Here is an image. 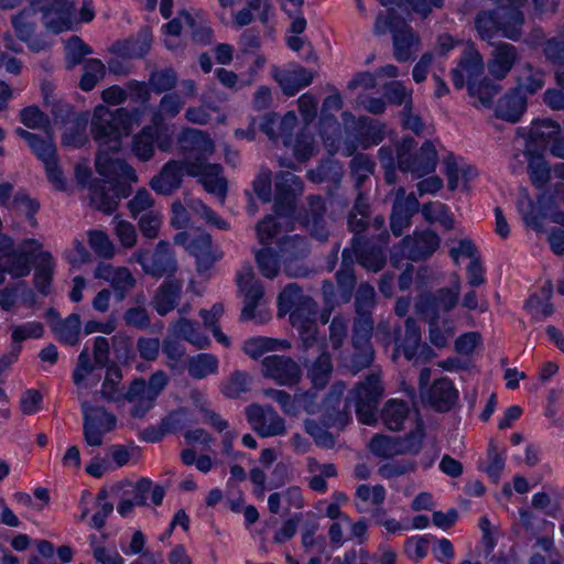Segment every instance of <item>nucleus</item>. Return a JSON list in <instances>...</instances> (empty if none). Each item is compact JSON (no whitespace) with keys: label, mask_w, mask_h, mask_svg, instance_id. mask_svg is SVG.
Wrapping results in <instances>:
<instances>
[{"label":"nucleus","mask_w":564,"mask_h":564,"mask_svg":"<svg viewBox=\"0 0 564 564\" xmlns=\"http://www.w3.org/2000/svg\"><path fill=\"white\" fill-rule=\"evenodd\" d=\"M178 142L186 152L185 162L167 163L160 175L152 180V188L159 194H170L180 186L182 176L186 174L198 177L207 192L224 202L226 181L220 176V166L207 162L215 150L213 140L199 130L187 129L182 132Z\"/></svg>","instance_id":"obj_1"},{"label":"nucleus","mask_w":564,"mask_h":564,"mask_svg":"<svg viewBox=\"0 0 564 564\" xmlns=\"http://www.w3.org/2000/svg\"><path fill=\"white\" fill-rule=\"evenodd\" d=\"M138 113H127L123 110L110 112L105 106H97L91 120V133L98 143L96 169L98 173L113 183L116 198L127 195L120 188L121 184L137 181L135 172L124 162L113 159L110 154L121 148V138L127 137L134 123H138Z\"/></svg>","instance_id":"obj_2"},{"label":"nucleus","mask_w":564,"mask_h":564,"mask_svg":"<svg viewBox=\"0 0 564 564\" xmlns=\"http://www.w3.org/2000/svg\"><path fill=\"white\" fill-rule=\"evenodd\" d=\"M31 260L35 262L36 288L45 294L52 281L54 261L48 251L42 250L39 240H24L17 251L4 259V264L12 276L19 278L29 274Z\"/></svg>","instance_id":"obj_3"},{"label":"nucleus","mask_w":564,"mask_h":564,"mask_svg":"<svg viewBox=\"0 0 564 564\" xmlns=\"http://www.w3.org/2000/svg\"><path fill=\"white\" fill-rule=\"evenodd\" d=\"M172 225L175 228L186 227L185 231L177 234L174 238L175 243L183 246L191 254L196 258L199 271L208 269L217 259L212 250L210 238L202 230L187 227V210L181 203H174L172 206Z\"/></svg>","instance_id":"obj_4"},{"label":"nucleus","mask_w":564,"mask_h":564,"mask_svg":"<svg viewBox=\"0 0 564 564\" xmlns=\"http://www.w3.org/2000/svg\"><path fill=\"white\" fill-rule=\"evenodd\" d=\"M481 70L482 59L479 53L474 48V46L468 45L458 67L453 70V80L457 88H462L467 85L469 94L478 97L481 106L488 107L496 94V88L494 86H475L473 82L481 74Z\"/></svg>","instance_id":"obj_5"},{"label":"nucleus","mask_w":564,"mask_h":564,"mask_svg":"<svg viewBox=\"0 0 564 564\" xmlns=\"http://www.w3.org/2000/svg\"><path fill=\"white\" fill-rule=\"evenodd\" d=\"M296 124V116L293 112L286 113L282 119L270 116L262 124L263 131L269 138L286 137L288 132ZM284 144L291 148L297 160L304 161L314 154L316 142L311 134L302 132L294 141L285 138Z\"/></svg>","instance_id":"obj_6"},{"label":"nucleus","mask_w":564,"mask_h":564,"mask_svg":"<svg viewBox=\"0 0 564 564\" xmlns=\"http://www.w3.org/2000/svg\"><path fill=\"white\" fill-rule=\"evenodd\" d=\"M166 383L167 377L161 371L155 372L148 383L143 380L134 381L126 394V400L131 405L132 415L143 416L153 406Z\"/></svg>","instance_id":"obj_7"},{"label":"nucleus","mask_w":564,"mask_h":564,"mask_svg":"<svg viewBox=\"0 0 564 564\" xmlns=\"http://www.w3.org/2000/svg\"><path fill=\"white\" fill-rule=\"evenodd\" d=\"M411 150V141H404L398 149V164L401 171L422 177L435 170L437 152L432 142H425L415 155H412Z\"/></svg>","instance_id":"obj_8"},{"label":"nucleus","mask_w":564,"mask_h":564,"mask_svg":"<svg viewBox=\"0 0 564 564\" xmlns=\"http://www.w3.org/2000/svg\"><path fill=\"white\" fill-rule=\"evenodd\" d=\"M375 31L378 34H384L388 31L393 33L394 54L398 61L409 59L416 47L417 39L412 31L405 25L398 28L391 14L387 17L379 15L375 24Z\"/></svg>","instance_id":"obj_9"},{"label":"nucleus","mask_w":564,"mask_h":564,"mask_svg":"<svg viewBox=\"0 0 564 564\" xmlns=\"http://www.w3.org/2000/svg\"><path fill=\"white\" fill-rule=\"evenodd\" d=\"M85 415V438L88 445L98 446L102 437L116 427L117 420L101 408H91L87 403L82 404Z\"/></svg>","instance_id":"obj_10"},{"label":"nucleus","mask_w":564,"mask_h":564,"mask_svg":"<svg viewBox=\"0 0 564 564\" xmlns=\"http://www.w3.org/2000/svg\"><path fill=\"white\" fill-rule=\"evenodd\" d=\"M382 394V388L377 377H370L356 388L355 403L358 420L362 424L371 425L376 422V403Z\"/></svg>","instance_id":"obj_11"},{"label":"nucleus","mask_w":564,"mask_h":564,"mask_svg":"<svg viewBox=\"0 0 564 564\" xmlns=\"http://www.w3.org/2000/svg\"><path fill=\"white\" fill-rule=\"evenodd\" d=\"M300 301L301 293L299 288L295 284H290L279 296V308L281 314L290 313V322L299 329L305 346H308L310 338L315 334V326L311 321H302L297 311H292Z\"/></svg>","instance_id":"obj_12"},{"label":"nucleus","mask_w":564,"mask_h":564,"mask_svg":"<svg viewBox=\"0 0 564 564\" xmlns=\"http://www.w3.org/2000/svg\"><path fill=\"white\" fill-rule=\"evenodd\" d=\"M247 420L252 429L264 437L282 435L286 431L284 420L269 408L250 405L247 409Z\"/></svg>","instance_id":"obj_13"},{"label":"nucleus","mask_w":564,"mask_h":564,"mask_svg":"<svg viewBox=\"0 0 564 564\" xmlns=\"http://www.w3.org/2000/svg\"><path fill=\"white\" fill-rule=\"evenodd\" d=\"M135 257L144 272L151 275L162 276L174 272L176 268L174 257L170 252L169 243L165 241L159 242L152 254L138 252Z\"/></svg>","instance_id":"obj_14"},{"label":"nucleus","mask_w":564,"mask_h":564,"mask_svg":"<svg viewBox=\"0 0 564 564\" xmlns=\"http://www.w3.org/2000/svg\"><path fill=\"white\" fill-rule=\"evenodd\" d=\"M47 30L61 33L74 28V6L66 0H53L43 9L42 17Z\"/></svg>","instance_id":"obj_15"},{"label":"nucleus","mask_w":564,"mask_h":564,"mask_svg":"<svg viewBox=\"0 0 564 564\" xmlns=\"http://www.w3.org/2000/svg\"><path fill=\"white\" fill-rule=\"evenodd\" d=\"M262 372L279 384H294L301 378L299 366L289 358L268 356L262 361Z\"/></svg>","instance_id":"obj_16"},{"label":"nucleus","mask_w":564,"mask_h":564,"mask_svg":"<svg viewBox=\"0 0 564 564\" xmlns=\"http://www.w3.org/2000/svg\"><path fill=\"white\" fill-rule=\"evenodd\" d=\"M238 285L243 293V308L241 318L245 321L256 317V307L258 301L262 297V288L254 279V274L250 268L242 270L238 275Z\"/></svg>","instance_id":"obj_17"},{"label":"nucleus","mask_w":564,"mask_h":564,"mask_svg":"<svg viewBox=\"0 0 564 564\" xmlns=\"http://www.w3.org/2000/svg\"><path fill=\"white\" fill-rule=\"evenodd\" d=\"M95 276L109 282L119 300H122L128 291H130L135 283L134 278L126 268H115L110 264H99L95 270Z\"/></svg>","instance_id":"obj_18"},{"label":"nucleus","mask_w":564,"mask_h":564,"mask_svg":"<svg viewBox=\"0 0 564 564\" xmlns=\"http://www.w3.org/2000/svg\"><path fill=\"white\" fill-rule=\"evenodd\" d=\"M274 77L279 82L283 91L289 95H295L299 90L312 83L313 75L300 66L274 73Z\"/></svg>","instance_id":"obj_19"},{"label":"nucleus","mask_w":564,"mask_h":564,"mask_svg":"<svg viewBox=\"0 0 564 564\" xmlns=\"http://www.w3.org/2000/svg\"><path fill=\"white\" fill-rule=\"evenodd\" d=\"M513 26L511 29L501 25L498 26L494 15L491 13H482L476 20V28L482 39H487L494 31H500L503 36L509 39H517L520 34L519 26L523 22V18L520 14L512 17Z\"/></svg>","instance_id":"obj_20"},{"label":"nucleus","mask_w":564,"mask_h":564,"mask_svg":"<svg viewBox=\"0 0 564 564\" xmlns=\"http://www.w3.org/2000/svg\"><path fill=\"white\" fill-rule=\"evenodd\" d=\"M264 393L280 403L283 411L288 414H297L300 408H303L311 414L316 412V405L313 402L312 395L308 393L296 395L293 401H291L290 397L281 390H267Z\"/></svg>","instance_id":"obj_21"},{"label":"nucleus","mask_w":564,"mask_h":564,"mask_svg":"<svg viewBox=\"0 0 564 564\" xmlns=\"http://www.w3.org/2000/svg\"><path fill=\"white\" fill-rule=\"evenodd\" d=\"M369 447L373 454L382 457L400 455L416 449L412 440L400 442L382 435L375 436L371 440Z\"/></svg>","instance_id":"obj_22"},{"label":"nucleus","mask_w":564,"mask_h":564,"mask_svg":"<svg viewBox=\"0 0 564 564\" xmlns=\"http://www.w3.org/2000/svg\"><path fill=\"white\" fill-rule=\"evenodd\" d=\"M271 13L272 8L269 0H250L245 8L237 11V14L234 15V23L238 26L248 25L252 22L254 15L261 22L267 23Z\"/></svg>","instance_id":"obj_23"},{"label":"nucleus","mask_w":564,"mask_h":564,"mask_svg":"<svg viewBox=\"0 0 564 564\" xmlns=\"http://www.w3.org/2000/svg\"><path fill=\"white\" fill-rule=\"evenodd\" d=\"M525 106L527 102L524 96L516 89L512 94L507 95L499 100L496 113L498 117L507 121L516 122L524 112Z\"/></svg>","instance_id":"obj_24"},{"label":"nucleus","mask_w":564,"mask_h":564,"mask_svg":"<svg viewBox=\"0 0 564 564\" xmlns=\"http://www.w3.org/2000/svg\"><path fill=\"white\" fill-rule=\"evenodd\" d=\"M516 61L514 47L509 44H499L492 53L489 72L496 78H503Z\"/></svg>","instance_id":"obj_25"},{"label":"nucleus","mask_w":564,"mask_h":564,"mask_svg":"<svg viewBox=\"0 0 564 564\" xmlns=\"http://www.w3.org/2000/svg\"><path fill=\"white\" fill-rule=\"evenodd\" d=\"M425 398L437 410L444 411L454 403L457 393L449 380L440 379L433 383L429 395Z\"/></svg>","instance_id":"obj_26"},{"label":"nucleus","mask_w":564,"mask_h":564,"mask_svg":"<svg viewBox=\"0 0 564 564\" xmlns=\"http://www.w3.org/2000/svg\"><path fill=\"white\" fill-rule=\"evenodd\" d=\"M358 511L362 512L369 507L380 506L386 499V490L382 486L360 485L356 490Z\"/></svg>","instance_id":"obj_27"},{"label":"nucleus","mask_w":564,"mask_h":564,"mask_svg":"<svg viewBox=\"0 0 564 564\" xmlns=\"http://www.w3.org/2000/svg\"><path fill=\"white\" fill-rule=\"evenodd\" d=\"M218 372V359L210 354H199L188 361V373L195 379H204Z\"/></svg>","instance_id":"obj_28"},{"label":"nucleus","mask_w":564,"mask_h":564,"mask_svg":"<svg viewBox=\"0 0 564 564\" xmlns=\"http://www.w3.org/2000/svg\"><path fill=\"white\" fill-rule=\"evenodd\" d=\"M455 334V327L448 319L435 317L430 321L429 339L432 345L443 348Z\"/></svg>","instance_id":"obj_29"},{"label":"nucleus","mask_w":564,"mask_h":564,"mask_svg":"<svg viewBox=\"0 0 564 564\" xmlns=\"http://www.w3.org/2000/svg\"><path fill=\"white\" fill-rule=\"evenodd\" d=\"M95 365L90 362L88 354L83 351L78 357V364L74 370L73 379L78 388H87L97 383L94 375Z\"/></svg>","instance_id":"obj_30"},{"label":"nucleus","mask_w":564,"mask_h":564,"mask_svg":"<svg viewBox=\"0 0 564 564\" xmlns=\"http://www.w3.org/2000/svg\"><path fill=\"white\" fill-rule=\"evenodd\" d=\"M408 415V406L398 400L389 401L382 412L384 424L390 429L398 431L402 427Z\"/></svg>","instance_id":"obj_31"},{"label":"nucleus","mask_w":564,"mask_h":564,"mask_svg":"<svg viewBox=\"0 0 564 564\" xmlns=\"http://www.w3.org/2000/svg\"><path fill=\"white\" fill-rule=\"evenodd\" d=\"M54 332L59 340L66 344H75L80 334V318L77 314L69 315L66 319L54 326Z\"/></svg>","instance_id":"obj_32"},{"label":"nucleus","mask_w":564,"mask_h":564,"mask_svg":"<svg viewBox=\"0 0 564 564\" xmlns=\"http://www.w3.org/2000/svg\"><path fill=\"white\" fill-rule=\"evenodd\" d=\"M192 28V19L189 14L182 13L174 20L170 21L164 25V43L167 48L173 50L177 45L176 39L184 32L186 29Z\"/></svg>","instance_id":"obj_33"},{"label":"nucleus","mask_w":564,"mask_h":564,"mask_svg":"<svg viewBox=\"0 0 564 564\" xmlns=\"http://www.w3.org/2000/svg\"><path fill=\"white\" fill-rule=\"evenodd\" d=\"M181 290L178 283H165L155 296L154 303L159 314L164 315L173 310L175 299Z\"/></svg>","instance_id":"obj_34"},{"label":"nucleus","mask_w":564,"mask_h":564,"mask_svg":"<svg viewBox=\"0 0 564 564\" xmlns=\"http://www.w3.org/2000/svg\"><path fill=\"white\" fill-rule=\"evenodd\" d=\"M173 332L175 335L183 337L197 348H205L209 345L208 338L200 334L194 326V324L187 319H181L177 322Z\"/></svg>","instance_id":"obj_35"},{"label":"nucleus","mask_w":564,"mask_h":564,"mask_svg":"<svg viewBox=\"0 0 564 564\" xmlns=\"http://www.w3.org/2000/svg\"><path fill=\"white\" fill-rule=\"evenodd\" d=\"M208 423L219 433H223V451L226 455H230L232 452V444L238 436L237 432L229 430L227 422L216 413H210L208 415Z\"/></svg>","instance_id":"obj_36"},{"label":"nucleus","mask_w":564,"mask_h":564,"mask_svg":"<svg viewBox=\"0 0 564 564\" xmlns=\"http://www.w3.org/2000/svg\"><path fill=\"white\" fill-rule=\"evenodd\" d=\"M221 314L223 307L220 305H214L209 312H200L205 326L212 330L213 335L215 336L218 343L227 347L229 346L230 340L217 326V322Z\"/></svg>","instance_id":"obj_37"},{"label":"nucleus","mask_w":564,"mask_h":564,"mask_svg":"<svg viewBox=\"0 0 564 564\" xmlns=\"http://www.w3.org/2000/svg\"><path fill=\"white\" fill-rule=\"evenodd\" d=\"M370 330V324L368 322H364V324L361 325V329L357 330L354 337L355 346L357 349L361 351L362 355V360L357 362L356 368L367 366L372 360V351L368 346Z\"/></svg>","instance_id":"obj_38"},{"label":"nucleus","mask_w":564,"mask_h":564,"mask_svg":"<svg viewBox=\"0 0 564 564\" xmlns=\"http://www.w3.org/2000/svg\"><path fill=\"white\" fill-rule=\"evenodd\" d=\"M132 150L135 156L142 161H147L153 155V134L150 128H144L142 132L134 138Z\"/></svg>","instance_id":"obj_39"},{"label":"nucleus","mask_w":564,"mask_h":564,"mask_svg":"<svg viewBox=\"0 0 564 564\" xmlns=\"http://www.w3.org/2000/svg\"><path fill=\"white\" fill-rule=\"evenodd\" d=\"M105 76V66L98 59L89 61L85 66L84 75L80 79L83 90H91L96 84Z\"/></svg>","instance_id":"obj_40"},{"label":"nucleus","mask_w":564,"mask_h":564,"mask_svg":"<svg viewBox=\"0 0 564 564\" xmlns=\"http://www.w3.org/2000/svg\"><path fill=\"white\" fill-rule=\"evenodd\" d=\"M422 214L431 223H440L446 229L452 228L453 219L446 207L441 203H430L423 206Z\"/></svg>","instance_id":"obj_41"},{"label":"nucleus","mask_w":564,"mask_h":564,"mask_svg":"<svg viewBox=\"0 0 564 564\" xmlns=\"http://www.w3.org/2000/svg\"><path fill=\"white\" fill-rule=\"evenodd\" d=\"M45 165L47 178L51 184L58 191L65 188V182L62 175L61 170L57 166L55 161V147H52V152L47 153L45 156H37Z\"/></svg>","instance_id":"obj_42"},{"label":"nucleus","mask_w":564,"mask_h":564,"mask_svg":"<svg viewBox=\"0 0 564 564\" xmlns=\"http://www.w3.org/2000/svg\"><path fill=\"white\" fill-rule=\"evenodd\" d=\"M88 240L91 249L100 257L110 258L113 256L115 247L109 237L98 230L88 234Z\"/></svg>","instance_id":"obj_43"},{"label":"nucleus","mask_w":564,"mask_h":564,"mask_svg":"<svg viewBox=\"0 0 564 564\" xmlns=\"http://www.w3.org/2000/svg\"><path fill=\"white\" fill-rule=\"evenodd\" d=\"M275 186L281 197L300 194L303 189L300 178L290 172L280 174L276 177Z\"/></svg>","instance_id":"obj_44"},{"label":"nucleus","mask_w":564,"mask_h":564,"mask_svg":"<svg viewBox=\"0 0 564 564\" xmlns=\"http://www.w3.org/2000/svg\"><path fill=\"white\" fill-rule=\"evenodd\" d=\"M278 341L267 337H256L248 339L243 345V350L252 358H258L267 351L276 349Z\"/></svg>","instance_id":"obj_45"},{"label":"nucleus","mask_w":564,"mask_h":564,"mask_svg":"<svg viewBox=\"0 0 564 564\" xmlns=\"http://www.w3.org/2000/svg\"><path fill=\"white\" fill-rule=\"evenodd\" d=\"M432 539V535H414L410 538L405 544L408 555L415 561L425 557Z\"/></svg>","instance_id":"obj_46"},{"label":"nucleus","mask_w":564,"mask_h":564,"mask_svg":"<svg viewBox=\"0 0 564 564\" xmlns=\"http://www.w3.org/2000/svg\"><path fill=\"white\" fill-rule=\"evenodd\" d=\"M332 370L330 360L327 355H322L311 367L310 377L315 387H324L328 380Z\"/></svg>","instance_id":"obj_47"},{"label":"nucleus","mask_w":564,"mask_h":564,"mask_svg":"<svg viewBox=\"0 0 564 564\" xmlns=\"http://www.w3.org/2000/svg\"><path fill=\"white\" fill-rule=\"evenodd\" d=\"M544 85V79L542 73L539 70H532L528 68L524 73L519 77L517 89L522 94V91H527L530 94H534L540 90Z\"/></svg>","instance_id":"obj_48"},{"label":"nucleus","mask_w":564,"mask_h":564,"mask_svg":"<svg viewBox=\"0 0 564 564\" xmlns=\"http://www.w3.org/2000/svg\"><path fill=\"white\" fill-rule=\"evenodd\" d=\"M15 133L29 143L30 148L36 156H45L47 153L52 152V147L54 144L51 140H41L34 133H31L22 128H17Z\"/></svg>","instance_id":"obj_49"},{"label":"nucleus","mask_w":564,"mask_h":564,"mask_svg":"<svg viewBox=\"0 0 564 564\" xmlns=\"http://www.w3.org/2000/svg\"><path fill=\"white\" fill-rule=\"evenodd\" d=\"M120 369L111 366L107 369L106 378L102 383L101 393L109 400H117L119 397V383L121 381Z\"/></svg>","instance_id":"obj_50"},{"label":"nucleus","mask_w":564,"mask_h":564,"mask_svg":"<svg viewBox=\"0 0 564 564\" xmlns=\"http://www.w3.org/2000/svg\"><path fill=\"white\" fill-rule=\"evenodd\" d=\"M182 106L183 104L178 100L177 97L172 95L164 96L160 104V110L154 118L156 130H159V126L162 120L174 117L176 113H178Z\"/></svg>","instance_id":"obj_51"},{"label":"nucleus","mask_w":564,"mask_h":564,"mask_svg":"<svg viewBox=\"0 0 564 564\" xmlns=\"http://www.w3.org/2000/svg\"><path fill=\"white\" fill-rule=\"evenodd\" d=\"M115 234L124 248H132L137 242L134 226L123 219L115 218Z\"/></svg>","instance_id":"obj_52"},{"label":"nucleus","mask_w":564,"mask_h":564,"mask_svg":"<svg viewBox=\"0 0 564 564\" xmlns=\"http://www.w3.org/2000/svg\"><path fill=\"white\" fill-rule=\"evenodd\" d=\"M162 224V216L159 212L151 210L139 219V227L142 235L147 238H154Z\"/></svg>","instance_id":"obj_53"},{"label":"nucleus","mask_w":564,"mask_h":564,"mask_svg":"<svg viewBox=\"0 0 564 564\" xmlns=\"http://www.w3.org/2000/svg\"><path fill=\"white\" fill-rule=\"evenodd\" d=\"M248 379L245 373L235 372L221 387L228 398H237L247 390Z\"/></svg>","instance_id":"obj_54"},{"label":"nucleus","mask_w":564,"mask_h":564,"mask_svg":"<svg viewBox=\"0 0 564 564\" xmlns=\"http://www.w3.org/2000/svg\"><path fill=\"white\" fill-rule=\"evenodd\" d=\"M529 172L532 182L536 186H542L550 178V169L547 167L544 159L534 156L529 162Z\"/></svg>","instance_id":"obj_55"},{"label":"nucleus","mask_w":564,"mask_h":564,"mask_svg":"<svg viewBox=\"0 0 564 564\" xmlns=\"http://www.w3.org/2000/svg\"><path fill=\"white\" fill-rule=\"evenodd\" d=\"M13 208L18 215L25 216L32 227L35 225L33 216L39 210V204L34 199L25 195H18L13 200Z\"/></svg>","instance_id":"obj_56"},{"label":"nucleus","mask_w":564,"mask_h":564,"mask_svg":"<svg viewBox=\"0 0 564 564\" xmlns=\"http://www.w3.org/2000/svg\"><path fill=\"white\" fill-rule=\"evenodd\" d=\"M189 209L193 214L199 216L206 223L214 225L219 229H227L228 225L225 220L220 219L213 213L206 205L199 200L192 202Z\"/></svg>","instance_id":"obj_57"},{"label":"nucleus","mask_w":564,"mask_h":564,"mask_svg":"<svg viewBox=\"0 0 564 564\" xmlns=\"http://www.w3.org/2000/svg\"><path fill=\"white\" fill-rule=\"evenodd\" d=\"M44 333V327L41 323L30 322L24 325L15 326L12 329V339L21 341L28 338H40Z\"/></svg>","instance_id":"obj_58"},{"label":"nucleus","mask_w":564,"mask_h":564,"mask_svg":"<svg viewBox=\"0 0 564 564\" xmlns=\"http://www.w3.org/2000/svg\"><path fill=\"white\" fill-rule=\"evenodd\" d=\"M98 510L91 518V525L96 529L105 524L107 517L112 512V505L108 501V494L101 490L97 498Z\"/></svg>","instance_id":"obj_59"},{"label":"nucleus","mask_w":564,"mask_h":564,"mask_svg":"<svg viewBox=\"0 0 564 564\" xmlns=\"http://www.w3.org/2000/svg\"><path fill=\"white\" fill-rule=\"evenodd\" d=\"M21 121L31 129H45L47 117L35 107H28L21 112Z\"/></svg>","instance_id":"obj_60"},{"label":"nucleus","mask_w":564,"mask_h":564,"mask_svg":"<svg viewBox=\"0 0 564 564\" xmlns=\"http://www.w3.org/2000/svg\"><path fill=\"white\" fill-rule=\"evenodd\" d=\"M256 258L258 265L264 276L273 278L276 275L278 261L271 250L263 249L257 253Z\"/></svg>","instance_id":"obj_61"},{"label":"nucleus","mask_w":564,"mask_h":564,"mask_svg":"<svg viewBox=\"0 0 564 564\" xmlns=\"http://www.w3.org/2000/svg\"><path fill=\"white\" fill-rule=\"evenodd\" d=\"M65 50L66 57L72 65L79 63L89 53L87 46L77 36H73L67 41Z\"/></svg>","instance_id":"obj_62"},{"label":"nucleus","mask_w":564,"mask_h":564,"mask_svg":"<svg viewBox=\"0 0 564 564\" xmlns=\"http://www.w3.org/2000/svg\"><path fill=\"white\" fill-rule=\"evenodd\" d=\"M129 209L133 217H138L141 213L149 210L153 206V199L148 191L140 189L129 202Z\"/></svg>","instance_id":"obj_63"},{"label":"nucleus","mask_w":564,"mask_h":564,"mask_svg":"<svg viewBox=\"0 0 564 564\" xmlns=\"http://www.w3.org/2000/svg\"><path fill=\"white\" fill-rule=\"evenodd\" d=\"M176 82V76L173 70H163L152 75L150 79V85L153 89L161 93L164 90H169L174 87Z\"/></svg>","instance_id":"obj_64"}]
</instances>
